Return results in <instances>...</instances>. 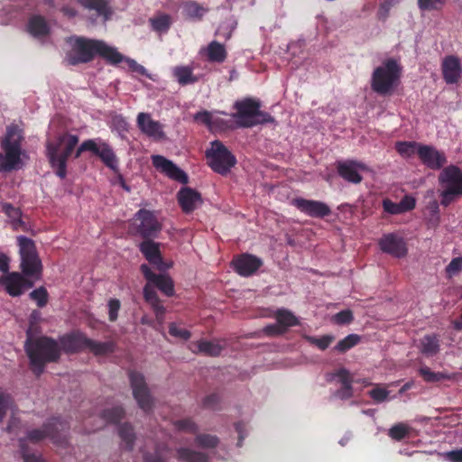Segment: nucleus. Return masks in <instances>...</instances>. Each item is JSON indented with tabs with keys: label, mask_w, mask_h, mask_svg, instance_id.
<instances>
[{
	"label": "nucleus",
	"mask_w": 462,
	"mask_h": 462,
	"mask_svg": "<svg viewBox=\"0 0 462 462\" xmlns=\"http://www.w3.org/2000/svg\"><path fill=\"white\" fill-rule=\"evenodd\" d=\"M70 50L67 52L65 61L69 65H77L91 60L96 53L105 58L112 64L120 63L125 60L117 50L102 41L84 38H70Z\"/></svg>",
	"instance_id": "obj_1"
},
{
	"label": "nucleus",
	"mask_w": 462,
	"mask_h": 462,
	"mask_svg": "<svg viewBox=\"0 0 462 462\" xmlns=\"http://www.w3.org/2000/svg\"><path fill=\"white\" fill-rule=\"evenodd\" d=\"M25 349L32 369L37 375L43 372L46 363L58 360L60 355V346L58 342L46 337L33 340L28 335Z\"/></svg>",
	"instance_id": "obj_2"
},
{
	"label": "nucleus",
	"mask_w": 462,
	"mask_h": 462,
	"mask_svg": "<svg viewBox=\"0 0 462 462\" xmlns=\"http://www.w3.org/2000/svg\"><path fill=\"white\" fill-rule=\"evenodd\" d=\"M402 75V66L395 59H387L374 69L372 79V89L380 95H390L399 85Z\"/></svg>",
	"instance_id": "obj_3"
},
{
	"label": "nucleus",
	"mask_w": 462,
	"mask_h": 462,
	"mask_svg": "<svg viewBox=\"0 0 462 462\" xmlns=\"http://www.w3.org/2000/svg\"><path fill=\"white\" fill-rule=\"evenodd\" d=\"M79 138L73 134H60L47 143V155L55 169L56 174L63 179L66 176V162L71 154Z\"/></svg>",
	"instance_id": "obj_4"
},
{
	"label": "nucleus",
	"mask_w": 462,
	"mask_h": 462,
	"mask_svg": "<svg viewBox=\"0 0 462 462\" xmlns=\"http://www.w3.org/2000/svg\"><path fill=\"white\" fill-rule=\"evenodd\" d=\"M17 243L23 273L28 278L39 280L42 276V264L34 242L28 237L20 236L17 237Z\"/></svg>",
	"instance_id": "obj_5"
},
{
	"label": "nucleus",
	"mask_w": 462,
	"mask_h": 462,
	"mask_svg": "<svg viewBox=\"0 0 462 462\" xmlns=\"http://www.w3.org/2000/svg\"><path fill=\"white\" fill-rule=\"evenodd\" d=\"M237 112L232 116L239 127H252L254 125L273 123V118L267 113L260 110V103L253 99H245L236 103Z\"/></svg>",
	"instance_id": "obj_6"
},
{
	"label": "nucleus",
	"mask_w": 462,
	"mask_h": 462,
	"mask_svg": "<svg viewBox=\"0 0 462 462\" xmlns=\"http://www.w3.org/2000/svg\"><path fill=\"white\" fill-rule=\"evenodd\" d=\"M22 140L21 130L16 125L7 127L6 135L3 142L5 156L0 154V171H11L19 168L21 163Z\"/></svg>",
	"instance_id": "obj_7"
},
{
	"label": "nucleus",
	"mask_w": 462,
	"mask_h": 462,
	"mask_svg": "<svg viewBox=\"0 0 462 462\" xmlns=\"http://www.w3.org/2000/svg\"><path fill=\"white\" fill-rule=\"evenodd\" d=\"M441 186V205L447 207L458 196H462V171L454 165L443 169L439 176Z\"/></svg>",
	"instance_id": "obj_8"
},
{
	"label": "nucleus",
	"mask_w": 462,
	"mask_h": 462,
	"mask_svg": "<svg viewBox=\"0 0 462 462\" xmlns=\"http://www.w3.org/2000/svg\"><path fill=\"white\" fill-rule=\"evenodd\" d=\"M206 155L211 169L220 174L227 173L236 162L235 156L219 141L211 143Z\"/></svg>",
	"instance_id": "obj_9"
},
{
	"label": "nucleus",
	"mask_w": 462,
	"mask_h": 462,
	"mask_svg": "<svg viewBox=\"0 0 462 462\" xmlns=\"http://www.w3.org/2000/svg\"><path fill=\"white\" fill-rule=\"evenodd\" d=\"M87 151L99 157L103 163L112 171L118 170V159L107 143L99 138L84 141L77 150L76 157H79L81 152Z\"/></svg>",
	"instance_id": "obj_10"
},
{
	"label": "nucleus",
	"mask_w": 462,
	"mask_h": 462,
	"mask_svg": "<svg viewBox=\"0 0 462 462\" xmlns=\"http://www.w3.org/2000/svg\"><path fill=\"white\" fill-rule=\"evenodd\" d=\"M129 377L133 394L138 406L146 412L150 411L153 407V399L147 388L143 375L137 372H132Z\"/></svg>",
	"instance_id": "obj_11"
},
{
	"label": "nucleus",
	"mask_w": 462,
	"mask_h": 462,
	"mask_svg": "<svg viewBox=\"0 0 462 462\" xmlns=\"http://www.w3.org/2000/svg\"><path fill=\"white\" fill-rule=\"evenodd\" d=\"M68 430V425L59 419L51 420L44 430H34L28 433V439L37 442L45 437H50L54 442L59 443L65 439V433Z\"/></svg>",
	"instance_id": "obj_12"
},
{
	"label": "nucleus",
	"mask_w": 462,
	"mask_h": 462,
	"mask_svg": "<svg viewBox=\"0 0 462 462\" xmlns=\"http://www.w3.org/2000/svg\"><path fill=\"white\" fill-rule=\"evenodd\" d=\"M0 284L4 286L11 296L14 297L23 294L25 290L32 287L33 282L29 281L23 274L14 272L2 277Z\"/></svg>",
	"instance_id": "obj_13"
},
{
	"label": "nucleus",
	"mask_w": 462,
	"mask_h": 462,
	"mask_svg": "<svg viewBox=\"0 0 462 462\" xmlns=\"http://www.w3.org/2000/svg\"><path fill=\"white\" fill-rule=\"evenodd\" d=\"M152 165L169 178L181 183L188 182V176L175 163L162 155L152 156Z\"/></svg>",
	"instance_id": "obj_14"
},
{
	"label": "nucleus",
	"mask_w": 462,
	"mask_h": 462,
	"mask_svg": "<svg viewBox=\"0 0 462 462\" xmlns=\"http://www.w3.org/2000/svg\"><path fill=\"white\" fill-rule=\"evenodd\" d=\"M418 156L422 163L431 170H439L447 162L445 153L431 145L421 144L418 150Z\"/></svg>",
	"instance_id": "obj_15"
},
{
	"label": "nucleus",
	"mask_w": 462,
	"mask_h": 462,
	"mask_svg": "<svg viewBox=\"0 0 462 462\" xmlns=\"http://www.w3.org/2000/svg\"><path fill=\"white\" fill-rule=\"evenodd\" d=\"M292 204L311 217H324L331 212L329 207L322 201L298 198L292 200Z\"/></svg>",
	"instance_id": "obj_16"
},
{
	"label": "nucleus",
	"mask_w": 462,
	"mask_h": 462,
	"mask_svg": "<svg viewBox=\"0 0 462 462\" xmlns=\"http://www.w3.org/2000/svg\"><path fill=\"white\" fill-rule=\"evenodd\" d=\"M159 245L158 243L145 240L140 245V250L151 264L154 265L159 271L164 272L172 266V263L162 260Z\"/></svg>",
	"instance_id": "obj_17"
},
{
	"label": "nucleus",
	"mask_w": 462,
	"mask_h": 462,
	"mask_svg": "<svg viewBox=\"0 0 462 462\" xmlns=\"http://www.w3.org/2000/svg\"><path fill=\"white\" fill-rule=\"evenodd\" d=\"M137 126L141 132L149 137L161 140L165 137L163 125L152 118L148 113H139L136 118Z\"/></svg>",
	"instance_id": "obj_18"
},
{
	"label": "nucleus",
	"mask_w": 462,
	"mask_h": 462,
	"mask_svg": "<svg viewBox=\"0 0 462 462\" xmlns=\"http://www.w3.org/2000/svg\"><path fill=\"white\" fill-rule=\"evenodd\" d=\"M235 271L241 276L254 274L263 264L260 258L252 254H242L232 262Z\"/></svg>",
	"instance_id": "obj_19"
},
{
	"label": "nucleus",
	"mask_w": 462,
	"mask_h": 462,
	"mask_svg": "<svg viewBox=\"0 0 462 462\" xmlns=\"http://www.w3.org/2000/svg\"><path fill=\"white\" fill-rule=\"evenodd\" d=\"M135 221L140 222L137 226L138 231L144 237L153 236L161 230L160 224L150 211L139 210L135 215Z\"/></svg>",
	"instance_id": "obj_20"
},
{
	"label": "nucleus",
	"mask_w": 462,
	"mask_h": 462,
	"mask_svg": "<svg viewBox=\"0 0 462 462\" xmlns=\"http://www.w3.org/2000/svg\"><path fill=\"white\" fill-rule=\"evenodd\" d=\"M141 271L145 279L155 285L162 292L167 296L173 295L174 288L172 280L166 274H155L146 264L141 265Z\"/></svg>",
	"instance_id": "obj_21"
},
{
	"label": "nucleus",
	"mask_w": 462,
	"mask_h": 462,
	"mask_svg": "<svg viewBox=\"0 0 462 462\" xmlns=\"http://www.w3.org/2000/svg\"><path fill=\"white\" fill-rule=\"evenodd\" d=\"M382 251L395 257H402L407 254V247L403 239L396 235L384 236L379 242Z\"/></svg>",
	"instance_id": "obj_22"
},
{
	"label": "nucleus",
	"mask_w": 462,
	"mask_h": 462,
	"mask_svg": "<svg viewBox=\"0 0 462 462\" xmlns=\"http://www.w3.org/2000/svg\"><path fill=\"white\" fill-rule=\"evenodd\" d=\"M443 79L448 84L457 83L462 78V67L455 56H447L442 61Z\"/></svg>",
	"instance_id": "obj_23"
},
{
	"label": "nucleus",
	"mask_w": 462,
	"mask_h": 462,
	"mask_svg": "<svg viewBox=\"0 0 462 462\" xmlns=\"http://www.w3.org/2000/svg\"><path fill=\"white\" fill-rule=\"evenodd\" d=\"M367 168L361 163L356 162H338L337 171L339 175L346 180L353 183H359L362 180L361 172Z\"/></svg>",
	"instance_id": "obj_24"
},
{
	"label": "nucleus",
	"mask_w": 462,
	"mask_h": 462,
	"mask_svg": "<svg viewBox=\"0 0 462 462\" xmlns=\"http://www.w3.org/2000/svg\"><path fill=\"white\" fill-rule=\"evenodd\" d=\"M225 345L218 340H199L191 342L189 348L194 354H201L204 356H219Z\"/></svg>",
	"instance_id": "obj_25"
},
{
	"label": "nucleus",
	"mask_w": 462,
	"mask_h": 462,
	"mask_svg": "<svg viewBox=\"0 0 462 462\" xmlns=\"http://www.w3.org/2000/svg\"><path fill=\"white\" fill-rule=\"evenodd\" d=\"M178 200L185 213L193 211L202 203L200 194L190 188H182L178 193Z\"/></svg>",
	"instance_id": "obj_26"
},
{
	"label": "nucleus",
	"mask_w": 462,
	"mask_h": 462,
	"mask_svg": "<svg viewBox=\"0 0 462 462\" xmlns=\"http://www.w3.org/2000/svg\"><path fill=\"white\" fill-rule=\"evenodd\" d=\"M88 339L82 333H75L63 337L60 339V350L62 349L66 353H75L82 349L87 348Z\"/></svg>",
	"instance_id": "obj_27"
},
{
	"label": "nucleus",
	"mask_w": 462,
	"mask_h": 462,
	"mask_svg": "<svg viewBox=\"0 0 462 462\" xmlns=\"http://www.w3.org/2000/svg\"><path fill=\"white\" fill-rule=\"evenodd\" d=\"M172 76L176 81L181 85H190L199 81V77L193 73L191 65L175 66L171 69Z\"/></svg>",
	"instance_id": "obj_28"
},
{
	"label": "nucleus",
	"mask_w": 462,
	"mask_h": 462,
	"mask_svg": "<svg viewBox=\"0 0 462 462\" xmlns=\"http://www.w3.org/2000/svg\"><path fill=\"white\" fill-rule=\"evenodd\" d=\"M79 4L88 10L95 11L97 15L107 20L111 14L106 0H79Z\"/></svg>",
	"instance_id": "obj_29"
},
{
	"label": "nucleus",
	"mask_w": 462,
	"mask_h": 462,
	"mask_svg": "<svg viewBox=\"0 0 462 462\" xmlns=\"http://www.w3.org/2000/svg\"><path fill=\"white\" fill-rule=\"evenodd\" d=\"M420 352L427 356H433L439 351V341L435 335H426L420 340Z\"/></svg>",
	"instance_id": "obj_30"
},
{
	"label": "nucleus",
	"mask_w": 462,
	"mask_h": 462,
	"mask_svg": "<svg viewBox=\"0 0 462 462\" xmlns=\"http://www.w3.org/2000/svg\"><path fill=\"white\" fill-rule=\"evenodd\" d=\"M274 318L276 319L281 328H283L284 332L288 328L299 324L298 318L291 311L286 309L277 310L274 314Z\"/></svg>",
	"instance_id": "obj_31"
},
{
	"label": "nucleus",
	"mask_w": 462,
	"mask_h": 462,
	"mask_svg": "<svg viewBox=\"0 0 462 462\" xmlns=\"http://www.w3.org/2000/svg\"><path fill=\"white\" fill-rule=\"evenodd\" d=\"M209 61L222 62L225 60L226 52L223 44L217 42H212L203 51Z\"/></svg>",
	"instance_id": "obj_32"
},
{
	"label": "nucleus",
	"mask_w": 462,
	"mask_h": 462,
	"mask_svg": "<svg viewBox=\"0 0 462 462\" xmlns=\"http://www.w3.org/2000/svg\"><path fill=\"white\" fill-rule=\"evenodd\" d=\"M177 457L183 462H207L208 456L203 452L194 451L187 448L177 450Z\"/></svg>",
	"instance_id": "obj_33"
},
{
	"label": "nucleus",
	"mask_w": 462,
	"mask_h": 462,
	"mask_svg": "<svg viewBox=\"0 0 462 462\" xmlns=\"http://www.w3.org/2000/svg\"><path fill=\"white\" fill-rule=\"evenodd\" d=\"M28 31L34 37H42L49 32V27L42 17L33 16L29 22Z\"/></svg>",
	"instance_id": "obj_34"
},
{
	"label": "nucleus",
	"mask_w": 462,
	"mask_h": 462,
	"mask_svg": "<svg viewBox=\"0 0 462 462\" xmlns=\"http://www.w3.org/2000/svg\"><path fill=\"white\" fill-rule=\"evenodd\" d=\"M87 348L96 356H104L114 351V344L111 341L99 342L88 338Z\"/></svg>",
	"instance_id": "obj_35"
},
{
	"label": "nucleus",
	"mask_w": 462,
	"mask_h": 462,
	"mask_svg": "<svg viewBox=\"0 0 462 462\" xmlns=\"http://www.w3.org/2000/svg\"><path fill=\"white\" fill-rule=\"evenodd\" d=\"M150 23L155 32L162 33L169 30L171 24V18L168 14H162L151 18Z\"/></svg>",
	"instance_id": "obj_36"
},
{
	"label": "nucleus",
	"mask_w": 462,
	"mask_h": 462,
	"mask_svg": "<svg viewBox=\"0 0 462 462\" xmlns=\"http://www.w3.org/2000/svg\"><path fill=\"white\" fill-rule=\"evenodd\" d=\"M420 146L421 143L416 142H399L396 143V150L402 157L409 158L415 153L418 154Z\"/></svg>",
	"instance_id": "obj_37"
},
{
	"label": "nucleus",
	"mask_w": 462,
	"mask_h": 462,
	"mask_svg": "<svg viewBox=\"0 0 462 462\" xmlns=\"http://www.w3.org/2000/svg\"><path fill=\"white\" fill-rule=\"evenodd\" d=\"M328 380L337 381L342 386H351L353 378L348 370L340 368L335 373L328 374Z\"/></svg>",
	"instance_id": "obj_38"
},
{
	"label": "nucleus",
	"mask_w": 462,
	"mask_h": 462,
	"mask_svg": "<svg viewBox=\"0 0 462 462\" xmlns=\"http://www.w3.org/2000/svg\"><path fill=\"white\" fill-rule=\"evenodd\" d=\"M119 436L122 439L126 448L131 449L135 439L133 428L129 424L121 425L119 428Z\"/></svg>",
	"instance_id": "obj_39"
},
{
	"label": "nucleus",
	"mask_w": 462,
	"mask_h": 462,
	"mask_svg": "<svg viewBox=\"0 0 462 462\" xmlns=\"http://www.w3.org/2000/svg\"><path fill=\"white\" fill-rule=\"evenodd\" d=\"M411 428L405 423H397L389 430V436L395 440H401L409 436Z\"/></svg>",
	"instance_id": "obj_40"
},
{
	"label": "nucleus",
	"mask_w": 462,
	"mask_h": 462,
	"mask_svg": "<svg viewBox=\"0 0 462 462\" xmlns=\"http://www.w3.org/2000/svg\"><path fill=\"white\" fill-rule=\"evenodd\" d=\"M196 444L203 448H216L219 439L217 436L211 434H199L195 439Z\"/></svg>",
	"instance_id": "obj_41"
},
{
	"label": "nucleus",
	"mask_w": 462,
	"mask_h": 462,
	"mask_svg": "<svg viewBox=\"0 0 462 462\" xmlns=\"http://www.w3.org/2000/svg\"><path fill=\"white\" fill-rule=\"evenodd\" d=\"M359 341L360 337L358 335L350 334L340 340L335 346V349L338 352L344 353L357 345Z\"/></svg>",
	"instance_id": "obj_42"
},
{
	"label": "nucleus",
	"mask_w": 462,
	"mask_h": 462,
	"mask_svg": "<svg viewBox=\"0 0 462 462\" xmlns=\"http://www.w3.org/2000/svg\"><path fill=\"white\" fill-rule=\"evenodd\" d=\"M306 340L310 345L317 346L319 349L325 350L335 340V337L332 335H325V336H322L321 337L307 336Z\"/></svg>",
	"instance_id": "obj_43"
},
{
	"label": "nucleus",
	"mask_w": 462,
	"mask_h": 462,
	"mask_svg": "<svg viewBox=\"0 0 462 462\" xmlns=\"http://www.w3.org/2000/svg\"><path fill=\"white\" fill-rule=\"evenodd\" d=\"M184 12L189 18H200L205 14L206 9L194 2H188L184 5Z\"/></svg>",
	"instance_id": "obj_44"
},
{
	"label": "nucleus",
	"mask_w": 462,
	"mask_h": 462,
	"mask_svg": "<svg viewBox=\"0 0 462 462\" xmlns=\"http://www.w3.org/2000/svg\"><path fill=\"white\" fill-rule=\"evenodd\" d=\"M420 374L423 377L426 382H439L442 379L448 378V376L442 373H434L429 367L422 366L420 368Z\"/></svg>",
	"instance_id": "obj_45"
},
{
	"label": "nucleus",
	"mask_w": 462,
	"mask_h": 462,
	"mask_svg": "<svg viewBox=\"0 0 462 462\" xmlns=\"http://www.w3.org/2000/svg\"><path fill=\"white\" fill-rule=\"evenodd\" d=\"M30 297L37 302L39 307H43L47 303L48 292L45 288L40 287L30 293Z\"/></svg>",
	"instance_id": "obj_46"
},
{
	"label": "nucleus",
	"mask_w": 462,
	"mask_h": 462,
	"mask_svg": "<svg viewBox=\"0 0 462 462\" xmlns=\"http://www.w3.org/2000/svg\"><path fill=\"white\" fill-rule=\"evenodd\" d=\"M331 320L337 325L348 324L353 320V314L351 310H345L332 316Z\"/></svg>",
	"instance_id": "obj_47"
},
{
	"label": "nucleus",
	"mask_w": 462,
	"mask_h": 462,
	"mask_svg": "<svg viewBox=\"0 0 462 462\" xmlns=\"http://www.w3.org/2000/svg\"><path fill=\"white\" fill-rule=\"evenodd\" d=\"M169 333L175 337H179L180 339L187 340L190 337V333L189 330L180 327L175 323H171L169 327Z\"/></svg>",
	"instance_id": "obj_48"
},
{
	"label": "nucleus",
	"mask_w": 462,
	"mask_h": 462,
	"mask_svg": "<svg viewBox=\"0 0 462 462\" xmlns=\"http://www.w3.org/2000/svg\"><path fill=\"white\" fill-rule=\"evenodd\" d=\"M369 395L376 402H383L387 400L389 391L385 388L376 386L369 392Z\"/></svg>",
	"instance_id": "obj_49"
},
{
	"label": "nucleus",
	"mask_w": 462,
	"mask_h": 462,
	"mask_svg": "<svg viewBox=\"0 0 462 462\" xmlns=\"http://www.w3.org/2000/svg\"><path fill=\"white\" fill-rule=\"evenodd\" d=\"M462 270V257H456L446 267L447 275L451 278Z\"/></svg>",
	"instance_id": "obj_50"
},
{
	"label": "nucleus",
	"mask_w": 462,
	"mask_h": 462,
	"mask_svg": "<svg viewBox=\"0 0 462 462\" xmlns=\"http://www.w3.org/2000/svg\"><path fill=\"white\" fill-rule=\"evenodd\" d=\"M124 414H125V411H124L123 408L115 407L111 410L105 411L104 417L111 422H116L124 417Z\"/></svg>",
	"instance_id": "obj_51"
},
{
	"label": "nucleus",
	"mask_w": 462,
	"mask_h": 462,
	"mask_svg": "<svg viewBox=\"0 0 462 462\" xmlns=\"http://www.w3.org/2000/svg\"><path fill=\"white\" fill-rule=\"evenodd\" d=\"M195 119L207 125L211 129L214 128L217 122V120L213 117L212 114L207 111L197 113Z\"/></svg>",
	"instance_id": "obj_52"
},
{
	"label": "nucleus",
	"mask_w": 462,
	"mask_h": 462,
	"mask_svg": "<svg viewBox=\"0 0 462 462\" xmlns=\"http://www.w3.org/2000/svg\"><path fill=\"white\" fill-rule=\"evenodd\" d=\"M12 407V400L9 395L0 393V422L3 420L6 411Z\"/></svg>",
	"instance_id": "obj_53"
},
{
	"label": "nucleus",
	"mask_w": 462,
	"mask_h": 462,
	"mask_svg": "<svg viewBox=\"0 0 462 462\" xmlns=\"http://www.w3.org/2000/svg\"><path fill=\"white\" fill-rule=\"evenodd\" d=\"M152 285V283L148 282V283L143 288L144 299L149 304L155 303V301L159 300V298Z\"/></svg>",
	"instance_id": "obj_54"
},
{
	"label": "nucleus",
	"mask_w": 462,
	"mask_h": 462,
	"mask_svg": "<svg viewBox=\"0 0 462 462\" xmlns=\"http://www.w3.org/2000/svg\"><path fill=\"white\" fill-rule=\"evenodd\" d=\"M383 210L392 215L402 214L399 203H394L392 200L386 199L383 201Z\"/></svg>",
	"instance_id": "obj_55"
},
{
	"label": "nucleus",
	"mask_w": 462,
	"mask_h": 462,
	"mask_svg": "<svg viewBox=\"0 0 462 462\" xmlns=\"http://www.w3.org/2000/svg\"><path fill=\"white\" fill-rule=\"evenodd\" d=\"M419 6L423 10L437 9L441 6L444 0H418Z\"/></svg>",
	"instance_id": "obj_56"
},
{
	"label": "nucleus",
	"mask_w": 462,
	"mask_h": 462,
	"mask_svg": "<svg viewBox=\"0 0 462 462\" xmlns=\"http://www.w3.org/2000/svg\"><path fill=\"white\" fill-rule=\"evenodd\" d=\"M109 319L115 321L117 319L118 310L120 309V302L118 300L112 299L108 302Z\"/></svg>",
	"instance_id": "obj_57"
},
{
	"label": "nucleus",
	"mask_w": 462,
	"mask_h": 462,
	"mask_svg": "<svg viewBox=\"0 0 462 462\" xmlns=\"http://www.w3.org/2000/svg\"><path fill=\"white\" fill-rule=\"evenodd\" d=\"M399 206L402 213L411 210L415 207V199L412 197L405 196L400 202Z\"/></svg>",
	"instance_id": "obj_58"
},
{
	"label": "nucleus",
	"mask_w": 462,
	"mask_h": 462,
	"mask_svg": "<svg viewBox=\"0 0 462 462\" xmlns=\"http://www.w3.org/2000/svg\"><path fill=\"white\" fill-rule=\"evenodd\" d=\"M125 61L132 70H134L141 75H145V76L151 78L150 75L147 73L146 69L143 66L138 64L134 60L125 59Z\"/></svg>",
	"instance_id": "obj_59"
},
{
	"label": "nucleus",
	"mask_w": 462,
	"mask_h": 462,
	"mask_svg": "<svg viewBox=\"0 0 462 462\" xmlns=\"http://www.w3.org/2000/svg\"><path fill=\"white\" fill-rule=\"evenodd\" d=\"M177 427L180 430L193 432L198 430L197 425L191 420H182L177 422Z\"/></svg>",
	"instance_id": "obj_60"
},
{
	"label": "nucleus",
	"mask_w": 462,
	"mask_h": 462,
	"mask_svg": "<svg viewBox=\"0 0 462 462\" xmlns=\"http://www.w3.org/2000/svg\"><path fill=\"white\" fill-rule=\"evenodd\" d=\"M21 449L24 462H42L38 455L34 453H29L24 448L23 440H21Z\"/></svg>",
	"instance_id": "obj_61"
},
{
	"label": "nucleus",
	"mask_w": 462,
	"mask_h": 462,
	"mask_svg": "<svg viewBox=\"0 0 462 462\" xmlns=\"http://www.w3.org/2000/svg\"><path fill=\"white\" fill-rule=\"evenodd\" d=\"M263 332L269 336H279L284 333L283 328H281L278 322L277 324H271L266 326L263 328Z\"/></svg>",
	"instance_id": "obj_62"
},
{
	"label": "nucleus",
	"mask_w": 462,
	"mask_h": 462,
	"mask_svg": "<svg viewBox=\"0 0 462 462\" xmlns=\"http://www.w3.org/2000/svg\"><path fill=\"white\" fill-rule=\"evenodd\" d=\"M443 456L450 462H462V448L446 452Z\"/></svg>",
	"instance_id": "obj_63"
},
{
	"label": "nucleus",
	"mask_w": 462,
	"mask_h": 462,
	"mask_svg": "<svg viewBox=\"0 0 462 462\" xmlns=\"http://www.w3.org/2000/svg\"><path fill=\"white\" fill-rule=\"evenodd\" d=\"M353 395L352 385L351 386H342L341 389L337 390L335 393V396L341 400H346L351 398Z\"/></svg>",
	"instance_id": "obj_64"
}]
</instances>
